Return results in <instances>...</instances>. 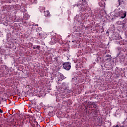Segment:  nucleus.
Returning <instances> with one entry per match:
<instances>
[{
	"mask_svg": "<svg viewBox=\"0 0 127 127\" xmlns=\"http://www.w3.org/2000/svg\"><path fill=\"white\" fill-rule=\"evenodd\" d=\"M51 35H52V38L50 43L51 45H54V44H56L57 42H60V40L62 39L61 36L56 35V33H54L53 32L51 33Z\"/></svg>",
	"mask_w": 127,
	"mask_h": 127,
	"instance_id": "f257e3e1",
	"label": "nucleus"
},
{
	"mask_svg": "<svg viewBox=\"0 0 127 127\" xmlns=\"http://www.w3.org/2000/svg\"><path fill=\"white\" fill-rule=\"evenodd\" d=\"M81 2L83 4H78L77 5V7H78L80 11H85L86 13H88V11H90V8L88 7L87 6H84V4H87L88 2L86 0H81Z\"/></svg>",
	"mask_w": 127,
	"mask_h": 127,
	"instance_id": "f03ea898",
	"label": "nucleus"
},
{
	"mask_svg": "<svg viewBox=\"0 0 127 127\" xmlns=\"http://www.w3.org/2000/svg\"><path fill=\"white\" fill-rule=\"evenodd\" d=\"M69 83L68 82H64L62 83V85L61 86L63 92H64L65 94H70L71 92H72V89H69Z\"/></svg>",
	"mask_w": 127,
	"mask_h": 127,
	"instance_id": "7ed1b4c3",
	"label": "nucleus"
},
{
	"mask_svg": "<svg viewBox=\"0 0 127 127\" xmlns=\"http://www.w3.org/2000/svg\"><path fill=\"white\" fill-rule=\"evenodd\" d=\"M63 68L65 70H69L71 69V63H64L63 64Z\"/></svg>",
	"mask_w": 127,
	"mask_h": 127,
	"instance_id": "20e7f679",
	"label": "nucleus"
},
{
	"mask_svg": "<svg viewBox=\"0 0 127 127\" xmlns=\"http://www.w3.org/2000/svg\"><path fill=\"white\" fill-rule=\"evenodd\" d=\"M125 61V57L123 56H119L117 57L116 62H118L119 63H122Z\"/></svg>",
	"mask_w": 127,
	"mask_h": 127,
	"instance_id": "39448f33",
	"label": "nucleus"
},
{
	"mask_svg": "<svg viewBox=\"0 0 127 127\" xmlns=\"http://www.w3.org/2000/svg\"><path fill=\"white\" fill-rule=\"evenodd\" d=\"M111 60H112V57L110 55H106L104 57V61H106V62H109L111 61Z\"/></svg>",
	"mask_w": 127,
	"mask_h": 127,
	"instance_id": "423d86ee",
	"label": "nucleus"
},
{
	"mask_svg": "<svg viewBox=\"0 0 127 127\" xmlns=\"http://www.w3.org/2000/svg\"><path fill=\"white\" fill-rule=\"evenodd\" d=\"M79 81V79L77 77H74L72 78L71 82L73 85H77Z\"/></svg>",
	"mask_w": 127,
	"mask_h": 127,
	"instance_id": "0eeeda50",
	"label": "nucleus"
},
{
	"mask_svg": "<svg viewBox=\"0 0 127 127\" xmlns=\"http://www.w3.org/2000/svg\"><path fill=\"white\" fill-rule=\"evenodd\" d=\"M126 20H123V21H118L117 23L118 25H122V28H125V25L126 24Z\"/></svg>",
	"mask_w": 127,
	"mask_h": 127,
	"instance_id": "6e6552de",
	"label": "nucleus"
},
{
	"mask_svg": "<svg viewBox=\"0 0 127 127\" xmlns=\"http://www.w3.org/2000/svg\"><path fill=\"white\" fill-rule=\"evenodd\" d=\"M94 104V102H90V101H85L84 103V105H86L87 108H90L91 106H92Z\"/></svg>",
	"mask_w": 127,
	"mask_h": 127,
	"instance_id": "1a4fd4ad",
	"label": "nucleus"
},
{
	"mask_svg": "<svg viewBox=\"0 0 127 127\" xmlns=\"http://www.w3.org/2000/svg\"><path fill=\"white\" fill-rule=\"evenodd\" d=\"M54 51H55L54 49H51L50 50H48L45 53V55H46V56H48V55H50V54H52V53H53V52H54Z\"/></svg>",
	"mask_w": 127,
	"mask_h": 127,
	"instance_id": "9d476101",
	"label": "nucleus"
},
{
	"mask_svg": "<svg viewBox=\"0 0 127 127\" xmlns=\"http://www.w3.org/2000/svg\"><path fill=\"white\" fill-rule=\"evenodd\" d=\"M120 16H121V18H125L126 16H127V12L126 11H121L119 13Z\"/></svg>",
	"mask_w": 127,
	"mask_h": 127,
	"instance_id": "9b49d317",
	"label": "nucleus"
},
{
	"mask_svg": "<svg viewBox=\"0 0 127 127\" xmlns=\"http://www.w3.org/2000/svg\"><path fill=\"white\" fill-rule=\"evenodd\" d=\"M115 73L117 77H120V73H121V70H120L119 67H117L116 68Z\"/></svg>",
	"mask_w": 127,
	"mask_h": 127,
	"instance_id": "f8f14e48",
	"label": "nucleus"
},
{
	"mask_svg": "<svg viewBox=\"0 0 127 127\" xmlns=\"http://www.w3.org/2000/svg\"><path fill=\"white\" fill-rule=\"evenodd\" d=\"M113 38L114 40H119L120 39V37L119 36V34H115L113 36Z\"/></svg>",
	"mask_w": 127,
	"mask_h": 127,
	"instance_id": "ddd939ff",
	"label": "nucleus"
},
{
	"mask_svg": "<svg viewBox=\"0 0 127 127\" xmlns=\"http://www.w3.org/2000/svg\"><path fill=\"white\" fill-rule=\"evenodd\" d=\"M39 36L42 39H45V37H46V35L45 33H39Z\"/></svg>",
	"mask_w": 127,
	"mask_h": 127,
	"instance_id": "4468645a",
	"label": "nucleus"
},
{
	"mask_svg": "<svg viewBox=\"0 0 127 127\" xmlns=\"http://www.w3.org/2000/svg\"><path fill=\"white\" fill-rule=\"evenodd\" d=\"M29 17H30V16H29L28 14H27V13H24V15H23L24 19H25L26 20L28 19Z\"/></svg>",
	"mask_w": 127,
	"mask_h": 127,
	"instance_id": "2eb2a0df",
	"label": "nucleus"
},
{
	"mask_svg": "<svg viewBox=\"0 0 127 127\" xmlns=\"http://www.w3.org/2000/svg\"><path fill=\"white\" fill-rule=\"evenodd\" d=\"M84 26H85L83 24L78 27V29H79V32H81L83 29H84Z\"/></svg>",
	"mask_w": 127,
	"mask_h": 127,
	"instance_id": "dca6fc26",
	"label": "nucleus"
},
{
	"mask_svg": "<svg viewBox=\"0 0 127 127\" xmlns=\"http://www.w3.org/2000/svg\"><path fill=\"white\" fill-rule=\"evenodd\" d=\"M61 98L62 99L64 104H67L68 103V98L63 97H61Z\"/></svg>",
	"mask_w": 127,
	"mask_h": 127,
	"instance_id": "f3484780",
	"label": "nucleus"
},
{
	"mask_svg": "<svg viewBox=\"0 0 127 127\" xmlns=\"http://www.w3.org/2000/svg\"><path fill=\"white\" fill-rule=\"evenodd\" d=\"M45 13V16H50V12L49 11L47 10V11H44Z\"/></svg>",
	"mask_w": 127,
	"mask_h": 127,
	"instance_id": "a211bd4d",
	"label": "nucleus"
},
{
	"mask_svg": "<svg viewBox=\"0 0 127 127\" xmlns=\"http://www.w3.org/2000/svg\"><path fill=\"white\" fill-rule=\"evenodd\" d=\"M36 26H38V24L33 25L31 28V30H35V29L36 30Z\"/></svg>",
	"mask_w": 127,
	"mask_h": 127,
	"instance_id": "6ab92c4d",
	"label": "nucleus"
},
{
	"mask_svg": "<svg viewBox=\"0 0 127 127\" xmlns=\"http://www.w3.org/2000/svg\"><path fill=\"white\" fill-rule=\"evenodd\" d=\"M99 4L100 6H101V7H102V9H103V10H104V9H105V5L104 4L102 3L101 2H100L99 3Z\"/></svg>",
	"mask_w": 127,
	"mask_h": 127,
	"instance_id": "aec40b11",
	"label": "nucleus"
},
{
	"mask_svg": "<svg viewBox=\"0 0 127 127\" xmlns=\"http://www.w3.org/2000/svg\"><path fill=\"white\" fill-rule=\"evenodd\" d=\"M63 80H64V76L63 74H61L59 78V81H62Z\"/></svg>",
	"mask_w": 127,
	"mask_h": 127,
	"instance_id": "412c9836",
	"label": "nucleus"
},
{
	"mask_svg": "<svg viewBox=\"0 0 127 127\" xmlns=\"http://www.w3.org/2000/svg\"><path fill=\"white\" fill-rule=\"evenodd\" d=\"M90 108L91 109H96L97 108V105L95 104H93L91 106Z\"/></svg>",
	"mask_w": 127,
	"mask_h": 127,
	"instance_id": "4be33fe9",
	"label": "nucleus"
},
{
	"mask_svg": "<svg viewBox=\"0 0 127 127\" xmlns=\"http://www.w3.org/2000/svg\"><path fill=\"white\" fill-rule=\"evenodd\" d=\"M38 44H41V45H45V43L43 40H41V42L38 41Z\"/></svg>",
	"mask_w": 127,
	"mask_h": 127,
	"instance_id": "5701e85b",
	"label": "nucleus"
},
{
	"mask_svg": "<svg viewBox=\"0 0 127 127\" xmlns=\"http://www.w3.org/2000/svg\"><path fill=\"white\" fill-rule=\"evenodd\" d=\"M29 118H27L24 121V124H27V123H29Z\"/></svg>",
	"mask_w": 127,
	"mask_h": 127,
	"instance_id": "b1692460",
	"label": "nucleus"
},
{
	"mask_svg": "<svg viewBox=\"0 0 127 127\" xmlns=\"http://www.w3.org/2000/svg\"><path fill=\"white\" fill-rule=\"evenodd\" d=\"M77 17H79V15H76V16L74 17L75 20H77V21H78L79 22H81L80 20H78V19H77Z\"/></svg>",
	"mask_w": 127,
	"mask_h": 127,
	"instance_id": "393cba45",
	"label": "nucleus"
},
{
	"mask_svg": "<svg viewBox=\"0 0 127 127\" xmlns=\"http://www.w3.org/2000/svg\"><path fill=\"white\" fill-rule=\"evenodd\" d=\"M36 30L37 32H39L41 31V28L40 27V28H36Z\"/></svg>",
	"mask_w": 127,
	"mask_h": 127,
	"instance_id": "a878e982",
	"label": "nucleus"
},
{
	"mask_svg": "<svg viewBox=\"0 0 127 127\" xmlns=\"http://www.w3.org/2000/svg\"><path fill=\"white\" fill-rule=\"evenodd\" d=\"M21 11H22V12H26V9L23 8L21 10Z\"/></svg>",
	"mask_w": 127,
	"mask_h": 127,
	"instance_id": "bb28decb",
	"label": "nucleus"
},
{
	"mask_svg": "<svg viewBox=\"0 0 127 127\" xmlns=\"http://www.w3.org/2000/svg\"><path fill=\"white\" fill-rule=\"evenodd\" d=\"M32 2H34V3H37V0H31Z\"/></svg>",
	"mask_w": 127,
	"mask_h": 127,
	"instance_id": "cd10ccee",
	"label": "nucleus"
},
{
	"mask_svg": "<svg viewBox=\"0 0 127 127\" xmlns=\"http://www.w3.org/2000/svg\"><path fill=\"white\" fill-rule=\"evenodd\" d=\"M119 44H120V45H124L125 44V43H123L122 41H119Z\"/></svg>",
	"mask_w": 127,
	"mask_h": 127,
	"instance_id": "c85d7f7f",
	"label": "nucleus"
},
{
	"mask_svg": "<svg viewBox=\"0 0 127 127\" xmlns=\"http://www.w3.org/2000/svg\"><path fill=\"white\" fill-rule=\"evenodd\" d=\"M36 49L40 50V46H36Z\"/></svg>",
	"mask_w": 127,
	"mask_h": 127,
	"instance_id": "c756f323",
	"label": "nucleus"
},
{
	"mask_svg": "<svg viewBox=\"0 0 127 127\" xmlns=\"http://www.w3.org/2000/svg\"><path fill=\"white\" fill-rule=\"evenodd\" d=\"M41 40H41V39H38L37 40V42L38 44V41H39V42H41Z\"/></svg>",
	"mask_w": 127,
	"mask_h": 127,
	"instance_id": "7c9ffc66",
	"label": "nucleus"
},
{
	"mask_svg": "<svg viewBox=\"0 0 127 127\" xmlns=\"http://www.w3.org/2000/svg\"><path fill=\"white\" fill-rule=\"evenodd\" d=\"M29 123L32 127H34V125L32 124L30 121H29Z\"/></svg>",
	"mask_w": 127,
	"mask_h": 127,
	"instance_id": "2f4dec72",
	"label": "nucleus"
},
{
	"mask_svg": "<svg viewBox=\"0 0 127 127\" xmlns=\"http://www.w3.org/2000/svg\"><path fill=\"white\" fill-rule=\"evenodd\" d=\"M54 59L56 61H58V58H57V57H55Z\"/></svg>",
	"mask_w": 127,
	"mask_h": 127,
	"instance_id": "473e14b6",
	"label": "nucleus"
},
{
	"mask_svg": "<svg viewBox=\"0 0 127 127\" xmlns=\"http://www.w3.org/2000/svg\"><path fill=\"white\" fill-rule=\"evenodd\" d=\"M111 15H114V16H115V12H111Z\"/></svg>",
	"mask_w": 127,
	"mask_h": 127,
	"instance_id": "72a5a7b5",
	"label": "nucleus"
},
{
	"mask_svg": "<svg viewBox=\"0 0 127 127\" xmlns=\"http://www.w3.org/2000/svg\"><path fill=\"white\" fill-rule=\"evenodd\" d=\"M1 23V16H0V24Z\"/></svg>",
	"mask_w": 127,
	"mask_h": 127,
	"instance_id": "f704fd0d",
	"label": "nucleus"
},
{
	"mask_svg": "<svg viewBox=\"0 0 127 127\" xmlns=\"http://www.w3.org/2000/svg\"><path fill=\"white\" fill-rule=\"evenodd\" d=\"M0 114H2V113H3V111L1 109H0Z\"/></svg>",
	"mask_w": 127,
	"mask_h": 127,
	"instance_id": "c9c22d12",
	"label": "nucleus"
},
{
	"mask_svg": "<svg viewBox=\"0 0 127 127\" xmlns=\"http://www.w3.org/2000/svg\"><path fill=\"white\" fill-rule=\"evenodd\" d=\"M36 49V46L33 47V49Z\"/></svg>",
	"mask_w": 127,
	"mask_h": 127,
	"instance_id": "e433bc0d",
	"label": "nucleus"
},
{
	"mask_svg": "<svg viewBox=\"0 0 127 127\" xmlns=\"http://www.w3.org/2000/svg\"><path fill=\"white\" fill-rule=\"evenodd\" d=\"M88 28H89V26L85 27V29H88Z\"/></svg>",
	"mask_w": 127,
	"mask_h": 127,
	"instance_id": "4c0bfd02",
	"label": "nucleus"
},
{
	"mask_svg": "<svg viewBox=\"0 0 127 127\" xmlns=\"http://www.w3.org/2000/svg\"><path fill=\"white\" fill-rule=\"evenodd\" d=\"M113 127H120L119 126V125H116V126H113Z\"/></svg>",
	"mask_w": 127,
	"mask_h": 127,
	"instance_id": "58836bf2",
	"label": "nucleus"
},
{
	"mask_svg": "<svg viewBox=\"0 0 127 127\" xmlns=\"http://www.w3.org/2000/svg\"><path fill=\"white\" fill-rule=\"evenodd\" d=\"M126 127V126H121V127ZM126 127H127V126H126Z\"/></svg>",
	"mask_w": 127,
	"mask_h": 127,
	"instance_id": "ea45409f",
	"label": "nucleus"
},
{
	"mask_svg": "<svg viewBox=\"0 0 127 127\" xmlns=\"http://www.w3.org/2000/svg\"><path fill=\"white\" fill-rule=\"evenodd\" d=\"M88 107H85V110H87V109H88Z\"/></svg>",
	"mask_w": 127,
	"mask_h": 127,
	"instance_id": "a19ab883",
	"label": "nucleus"
},
{
	"mask_svg": "<svg viewBox=\"0 0 127 127\" xmlns=\"http://www.w3.org/2000/svg\"><path fill=\"white\" fill-rule=\"evenodd\" d=\"M125 126H126L127 127V124H125Z\"/></svg>",
	"mask_w": 127,
	"mask_h": 127,
	"instance_id": "79ce46f5",
	"label": "nucleus"
},
{
	"mask_svg": "<svg viewBox=\"0 0 127 127\" xmlns=\"http://www.w3.org/2000/svg\"><path fill=\"white\" fill-rule=\"evenodd\" d=\"M120 49H120V48H119V49H118L119 51H120Z\"/></svg>",
	"mask_w": 127,
	"mask_h": 127,
	"instance_id": "37998d69",
	"label": "nucleus"
},
{
	"mask_svg": "<svg viewBox=\"0 0 127 127\" xmlns=\"http://www.w3.org/2000/svg\"><path fill=\"white\" fill-rule=\"evenodd\" d=\"M95 12H96V13L98 12V11H95Z\"/></svg>",
	"mask_w": 127,
	"mask_h": 127,
	"instance_id": "c03bdc74",
	"label": "nucleus"
},
{
	"mask_svg": "<svg viewBox=\"0 0 127 127\" xmlns=\"http://www.w3.org/2000/svg\"><path fill=\"white\" fill-rule=\"evenodd\" d=\"M79 18L81 19V18H82L81 17H79Z\"/></svg>",
	"mask_w": 127,
	"mask_h": 127,
	"instance_id": "a18cd8bd",
	"label": "nucleus"
},
{
	"mask_svg": "<svg viewBox=\"0 0 127 127\" xmlns=\"http://www.w3.org/2000/svg\"><path fill=\"white\" fill-rule=\"evenodd\" d=\"M107 33H108V31H107Z\"/></svg>",
	"mask_w": 127,
	"mask_h": 127,
	"instance_id": "49530a36",
	"label": "nucleus"
}]
</instances>
